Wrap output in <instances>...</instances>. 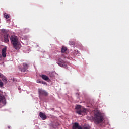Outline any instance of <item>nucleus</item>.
<instances>
[{"mask_svg": "<svg viewBox=\"0 0 129 129\" xmlns=\"http://www.w3.org/2000/svg\"><path fill=\"white\" fill-rule=\"evenodd\" d=\"M93 119L95 124L103 123L104 121V115L100 112L96 113L94 114Z\"/></svg>", "mask_w": 129, "mask_h": 129, "instance_id": "obj_1", "label": "nucleus"}, {"mask_svg": "<svg viewBox=\"0 0 129 129\" xmlns=\"http://www.w3.org/2000/svg\"><path fill=\"white\" fill-rule=\"evenodd\" d=\"M11 44L12 45L14 49L19 50L21 48V43L19 42V39L17 36L12 35L10 37Z\"/></svg>", "mask_w": 129, "mask_h": 129, "instance_id": "obj_2", "label": "nucleus"}, {"mask_svg": "<svg viewBox=\"0 0 129 129\" xmlns=\"http://www.w3.org/2000/svg\"><path fill=\"white\" fill-rule=\"evenodd\" d=\"M57 64L60 67H63V68H66L67 67V64H68V62L67 61L63 60L62 58L59 57L57 59Z\"/></svg>", "mask_w": 129, "mask_h": 129, "instance_id": "obj_3", "label": "nucleus"}, {"mask_svg": "<svg viewBox=\"0 0 129 129\" xmlns=\"http://www.w3.org/2000/svg\"><path fill=\"white\" fill-rule=\"evenodd\" d=\"M87 112H88V111L87 110V109L84 108L80 109V110H78L76 111V113H78L79 115H85V114H86Z\"/></svg>", "mask_w": 129, "mask_h": 129, "instance_id": "obj_4", "label": "nucleus"}, {"mask_svg": "<svg viewBox=\"0 0 129 129\" xmlns=\"http://www.w3.org/2000/svg\"><path fill=\"white\" fill-rule=\"evenodd\" d=\"M38 94L39 97H41V96H48V92L42 89H38Z\"/></svg>", "mask_w": 129, "mask_h": 129, "instance_id": "obj_5", "label": "nucleus"}, {"mask_svg": "<svg viewBox=\"0 0 129 129\" xmlns=\"http://www.w3.org/2000/svg\"><path fill=\"white\" fill-rule=\"evenodd\" d=\"M28 68H29V66L27 63H23V68L21 69V71L22 72H25L26 70H27Z\"/></svg>", "mask_w": 129, "mask_h": 129, "instance_id": "obj_6", "label": "nucleus"}, {"mask_svg": "<svg viewBox=\"0 0 129 129\" xmlns=\"http://www.w3.org/2000/svg\"><path fill=\"white\" fill-rule=\"evenodd\" d=\"M9 41L10 36H9V34H5L4 36V42H5V43H9Z\"/></svg>", "mask_w": 129, "mask_h": 129, "instance_id": "obj_7", "label": "nucleus"}, {"mask_svg": "<svg viewBox=\"0 0 129 129\" xmlns=\"http://www.w3.org/2000/svg\"><path fill=\"white\" fill-rule=\"evenodd\" d=\"M72 129H83L81 126L77 122H75L73 125Z\"/></svg>", "mask_w": 129, "mask_h": 129, "instance_id": "obj_8", "label": "nucleus"}, {"mask_svg": "<svg viewBox=\"0 0 129 129\" xmlns=\"http://www.w3.org/2000/svg\"><path fill=\"white\" fill-rule=\"evenodd\" d=\"M2 55L3 58H6V57H7V48L6 47H4L2 49Z\"/></svg>", "mask_w": 129, "mask_h": 129, "instance_id": "obj_9", "label": "nucleus"}, {"mask_svg": "<svg viewBox=\"0 0 129 129\" xmlns=\"http://www.w3.org/2000/svg\"><path fill=\"white\" fill-rule=\"evenodd\" d=\"M39 116L42 118V120H45L47 119V116L43 112H40L39 113Z\"/></svg>", "mask_w": 129, "mask_h": 129, "instance_id": "obj_10", "label": "nucleus"}, {"mask_svg": "<svg viewBox=\"0 0 129 129\" xmlns=\"http://www.w3.org/2000/svg\"><path fill=\"white\" fill-rule=\"evenodd\" d=\"M0 102H2L3 104H6V98L5 96L0 94Z\"/></svg>", "mask_w": 129, "mask_h": 129, "instance_id": "obj_11", "label": "nucleus"}, {"mask_svg": "<svg viewBox=\"0 0 129 129\" xmlns=\"http://www.w3.org/2000/svg\"><path fill=\"white\" fill-rule=\"evenodd\" d=\"M41 77L42 79L45 80L46 81H48V80H49V77L45 75H42Z\"/></svg>", "mask_w": 129, "mask_h": 129, "instance_id": "obj_12", "label": "nucleus"}, {"mask_svg": "<svg viewBox=\"0 0 129 129\" xmlns=\"http://www.w3.org/2000/svg\"><path fill=\"white\" fill-rule=\"evenodd\" d=\"M67 51V47L63 46L61 48V53H65Z\"/></svg>", "mask_w": 129, "mask_h": 129, "instance_id": "obj_13", "label": "nucleus"}, {"mask_svg": "<svg viewBox=\"0 0 129 129\" xmlns=\"http://www.w3.org/2000/svg\"><path fill=\"white\" fill-rule=\"evenodd\" d=\"M4 17L5 19H10V14H8L7 13H4Z\"/></svg>", "mask_w": 129, "mask_h": 129, "instance_id": "obj_14", "label": "nucleus"}, {"mask_svg": "<svg viewBox=\"0 0 129 129\" xmlns=\"http://www.w3.org/2000/svg\"><path fill=\"white\" fill-rule=\"evenodd\" d=\"M1 78L4 82H7V79L6 78V77L4 76L3 75H2V76H1Z\"/></svg>", "mask_w": 129, "mask_h": 129, "instance_id": "obj_15", "label": "nucleus"}, {"mask_svg": "<svg viewBox=\"0 0 129 129\" xmlns=\"http://www.w3.org/2000/svg\"><path fill=\"white\" fill-rule=\"evenodd\" d=\"M37 83H42V84H47V83L43 81H41L40 80L37 81Z\"/></svg>", "mask_w": 129, "mask_h": 129, "instance_id": "obj_16", "label": "nucleus"}, {"mask_svg": "<svg viewBox=\"0 0 129 129\" xmlns=\"http://www.w3.org/2000/svg\"><path fill=\"white\" fill-rule=\"evenodd\" d=\"M61 58H64L65 59H68V55L62 54L61 55Z\"/></svg>", "mask_w": 129, "mask_h": 129, "instance_id": "obj_17", "label": "nucleus"}, {"mask_svg": "<svg viewBox=\"0 0 129 129\" xmlns=\"http://www.w3.org/2000/svg\"><path fill=\"white\" fill-rule=\"evenodd\" d=\"M76 109H78V110H79L80 109H81V106L79 105H77L76 106Z\"/></svg>", "mask_w": 129, "mask_h": 129, "instance_id": "obj_18", "label": "nucleus"}, {"mask_svg": "<svg viewBox=\"0 0 129 129\" xmlns=\"http://www.w3.org/2000/svg\"><path fill=\"white\" fill-rule=\"evenodd\" d=\"M3 86H4V83L0 81V87H3Z\"/></svg>", "mask_w": 129, "mask_h": 129, "instance_id": "obj_19", "label": "nucleus"}, {"mask_svg": "<svg viewBox=\"0 0 129 129\" xmlns=\"http://www.w3.org/2000/svg\"><path fill=\"white\" fill-rule=\"evenodd\" d=\"M84 129H90L88 127H84Z\"/></svg>", "mask_w": 129, "mask_h": 129, "instance_id": "obj_20", "label": "nucleus"}, {"mask_svg": "<svg viewBox=\"0 0 129 129\" xmlns=\"http://www.w3.org/2000/svg\"><path fill=\"white\" fill-rule=\"evenodd\" d=\"M2 76H3V74L0 73V77H2Z\"/></svg>", "mask_w": 129, "mask_h": 129, "instance_id": "obj_21", "label": "nucleus"}, {"mask_svg": "<svg viewBox=\"0 0 129 129\" xmlns=\"http://www.w3.org/2000/svg\"><path fill=\"white\" fill-rule=\"evenodd\" d=\"M2 58V55L0 54V58Z\"/></svg>", "mask_w": 129, "mask_h": 129, "instance_id": "obj_22", "label": "nucleus"}, {"mask_svg": "<svg viewBox=\"0 0 129 129\" xmlns=\"http://www.w3.org/2000/svg\"><path fill=\"white\" fill-rule=\"evenodd\" d=\"M11 127L10 126H8V128H10Z\"/></svg>", "mask_w": 129, "mask_h": 129, "instance_id": "obj_23", "label": "nucleus"}, {"mask_svg": "<svg viewBox=\"0 0 129 129\" xmlns=\"http://www.w3.org/2000/svg\"><path fill=\"white\" fill-rule=\"evenodd\" d=\"M18 89L20 90V88H18Z\"/></svg>", "mask_w": 129, "mask_h": 129, "instance_id": "obj_24", "label": "nucleus"}]
</instances>
